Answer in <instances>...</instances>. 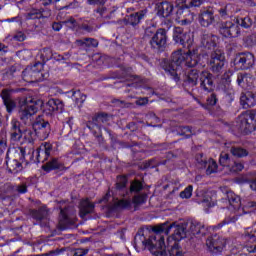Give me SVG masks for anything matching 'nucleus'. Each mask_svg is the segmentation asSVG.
<instances>
[{
	"label": "nucleus",
	"mask_w": 256,
	"mask_h": 256,
	"mask_svg": "<svg viewBox=\"0 0 256 256\" xmlns=\"http://www.w3.org/2000/svg\"><path fill=\"white\" fill-rule=\"evenodd\" d=\"M173 225L169 223H163L158 226H155L152 231L155 233L150 236L148 239L145 238L143 234V229H139L137 234L134 237L135 245H143V247H148L149 251L155 256H164L167 254V244H165V236L171 233Z\"/></svg>",
	"instance_id": "1"
},
{
	"label": "nucleus",
	"mask_w": 256,
	"mask_h": 256,
	"mask_svg": "<svg viewBox=\"0 0 256 256\" xmlns=\"http://www.w3.org/2000/svg\"><path fill=\"white\" fill-rule=\"evenodd\" d=\"M199 63V50L189 49L188 52L182 53L181 50L172 53L171 60L165 59L161 62V67L171 75L176 83H179L181 73V66L184 64L186 67H197Z\"/></svg>",
	"instance_id": "2"
},
{
	"label": "nucleus",
	"mask_w": 256,
	"mask_h": 256,
	"mask_svg": "<svg viewBox=\"0 0 256 256\" xmlns=\"http://www.w3.org/2000/svg\"><path fill=\"white\" fill-rule=\"evenodd\" d=\"M173 225L172 229H174V233L168 237V243L172 241H181V239H185L188 233L192 235H198L199 237H204L207 235V227L205 224L197 221H192L189 224H180L175 226V223L169 224Z\"/></svg>",
	"instance_id": "3"
},
{
	"label": "nucleus",
	"mask_w": 256,
	"mask_h": 256,
	"mask_svg": "<svg viewBox=\"0 0 256 256\" xmlns=\"http://www.w3.org/2000/svg\"><path fill=\"white\" fill-rule=\"evenodd\" d=\"M43 105L42 100H33V98H26L19 109L18 115L20 121L24 125H31L33 123V115L39 111V107Z\"/></svg>",
	"instance_id": "4"
},
{
	"label": "nucleus",
	"mask_w": 256,
	"mask_h": 256,
	"mask_svg": "<svg viewBox=\"0 0 256 256\" xmlns=\"http://www.w3.org/2000/svg\"><path fill=\"white\" fill-rule=\"evenodd\" d=\"M238 129H240L241 133H245L246 135L249 133H253L256 129V112L255 110H247L242 112L238 116Z\"/></svg>",
	"instance_id": "5"
},
{
	"label": "nucleus",
	"mask_w": 256,
	"mask_h": 256,
	"mask_svg": "<svg viewBox=\"0 0 256 256\" xmlns=\"http://www.w3.org/2000/svg\"><path fill=\"white\" fill-rule=\"evenodd\" d=\"M209 67L214 75H221L223 73V68L225 67V52L223 50L215 49L211 52Z\"/></svg>",
	"instance_id": "6"
},
{
	"label": "nucleus",
	"mask_w": 256,
	"mask_h": 256,
	"mask_svg": "<svg viewBox=\"0 0 256 256\" xmlns=\"http://www.w3.org/2000/svg\"><path fill=\"white\" fill-rule=\"evenodd\" d=\"M76 218L73 215V208L64 207L60 208V217L57 225L58 231H65V229H69V227H73L75 225Z\"/></svg>",
	"instance_id": "7"
},
{
	"label": "nucleus",
	"mask_w": 256,
	"mask_h": 256,
	"mask_svg": "<svg viewBox=\"0 0 256 256\" xmlns=\"http://www.w3.org/2000/svg\"><path fill=\"white\" fill-rule=\"evenodd\" d=\"M167 30L165 28L157 29L156 34L149 41L151 49L161 53L167 49Z\"/></svg>",
	"instance_id": "8"
},
{
	"label": "nucleus",
	"mask_w": 256,
	"mask_h": 256,
	"mask_svg": "<svg viewBox=\"0 0 256 256\" xmlns=\"http://www.w3.org/2000/svg\"><path fill=\"white\" fill-rule=\"evenodd\" d=\"M219 33L226 39H237L241 35V28L237 23L232 21L221 22L219 25Z\"/></svg>",
	"instance_id": "9"
},
{
	"label": "nucleus",
	"mask_w": 256,
	"mask_h": 256,
	"mask_svg": "<svg viewBox=\"0 0 256 256\" xmlns=\"http://www.w3.org/2000/svg\"><path fill=\"white\" fill-rule=\"evenodd\" d=\"M234 65L236 69L247 71V69H251L255 65V56L251 52L239 53L234 59Z\"/></svg>",
	"instance_id": "10"
},
{
	"label": "nucleus",
	"mask_w": 256,
	"mask_h": 256,
	"mask_svg": "<svg viewBox=\"0 0 256 256\" xmlns=\"http://www.w3.org/2000/svg\"><path fill=\"white\" fill-rule=\"evenodd\" d=\"M28 215L43 227H47V221H49V217H51V209L46 205H42L36 209H29Z\"/></svg>",
	"instance_id": "11"
},
{
	"label": "nucleus",
	"mask_w": 256,
	"mask_h": 256,
	"mask_svg": "<svg viewBox=\"0 0 256 256\" xmlns=\"http://www.w3.org/2000/svg\"><path fill=\"white\" fill-rule=\"evenodd\" d=\"M225 245H227V242L219 235L208 237L206 240V246L213 255H221L223 249H225Z\"/></svg>",
	"instance_id": "12"
},
{
	"label": "nucleus",
	"mask_w": 256,
	"mask_h": 256,
	"mask_svg": "<svg viewBox=\"0 0 256 256\" xmlns=\"http://www.w3.org/2000/svg\"><path fill=\"white\" fill-rule=\"evenodd\" d=\"M65 104L60 99L52 98L44 105V114L49 117L55 115V113H63Z\"/></svg>",
	"instance_id": "13"
},
{
	"label": "nucleus",
	"mask_w": 256,
	"mask_h": 256,
	"mask_svg": "<svg viewBox=\"0 0 256 256\" xmlns=\"http://www.w3.org/2000/svg\"><path fill=\"white\" fill-rule=\"evenodd\" d=\"M201 80V71L197 69L189 70L184 78L183 87L186 91L189 89H193V87H197V83Z\"/></svg>",
	"instance_id": "14"
},
{
	"label": "nucleus",
	"mask_w": 256,
	"mask_h": 256,
	"mask_svg": "<svg viewBox=\"0 0 256 256\" xmlns=\"http://www.w3.org/2000/svg\"><path fill=\"white\" fill-rule=\"evenodd\" d=\"M38 65L41 64H34L33 66H28L22 72V79L27 83H33L35 81H39L41 79V70L37 68Z\"/></svg>",
	"instance_id": "15"
},
{
	"label": "nucleus",
	"mask_w": 256,
	"mask_h": 256,
	"mask_svg": "<svg viewBox=\"0 0 256 256\" xmlns=\"http://www.w3.org/2000/svg\"><path fill=\"white\" fill-rule=\"evenodd\" d=\"M33 129L39 139H47L51 133V124L46 120H38L33 124Z\"/></svg>",
	"instance_id": "16"
},
{
	"label": "nucleus",
	"mask_w": 256,
	"mask_h": 256,
	"mask_svg": "<svg viewBox=\"0 0 256 256\" xmlns=\"http://www.w3.org/2000/svg\"><path fill=\"white\" fill-rule=\"evenodd\" d=\"M200 87L203 91L211 93L215 89V83L213 82V74L211 72L202 71L200 73Z\"/></svg>",
	"instance_id": "17"
},
{
	"label": "nucleus",
	"mask_w": 256,
	"mask_h": 256,
	"mask_svg": "<svg viewBox=\"0 0 256 256\" xmlns=\"http://www.w3.org/2000/svg\"><path fill=\"white\" fill-rule=\"evenodd\" d=\"M201 45L204 49H215L217 47V41H219V37L217 35L204 31L201 35Z\"/></svg>",
	"instance_id": "18"
},
{
	"label": "nucleus",
	"mask_w": 256,
	"mask_h": 256,
	"mask_svg": "<svg viewBox=\"0 0 256 256\" xmlns=\"http://www.w3.org/2000/svg\"><path fill=\"white\" fill-rule=\"evenodd\" d=\"M201 27H211L215 23V12L211 9L203 10L198 15Z\"/></svg>",
	"instance_id": "19"
},
{
	"label": "nucleus",
	"mask_w": 256,
	"mask_h": 256,
	"mask_svg": "<svg viewBox=\"0 0 256 256\" xmlns=\"http://www.w3.org/2000/svg\"><path fill=\"white\" fill-rule=\"evenodd\" d=\"M173 5L171 4V2H158L155 5V11L158 15V17H169L172 13H173Z\"/></svg>",
	"instance_id": "20"
},
{
	"label": "nucleus",
	"mask_w": 256,
	"mask_h": 256,
	"mask_svg": "<svg viewBox=\"0 0 256 256\" xmlns=\"http://www.w3.org/2000/svg\"><path fill=\"white\" fill-rule=\"evenodd\" d=\"M51 151H53V145L51 143H43L37 149V161L38 162H45L51 157Z\"/></svg>",
	"instance_id": "21"
},
{
	"label": "nucleus",
	"mask_w": 256,
	"mask_h": 256,
	"mask_svg": "<svg viewBox=\"0 0 256 256\" xmlns=\"http://www.w3.org/2000/svg\"><path fill=\"white\" fill-rule=\"evenodd\" d=\"M146 15L147 9L140 10L124 18V23L125 25H132V27H136V25H139V23H141V19H145Z\"/></svg>",
	"instance_id": "22"
},
{
	"label": "nucleus",
	"mask_w": 256,
	"mask_h": 256,
	"mask_svg": "<svg viewBox=\"0 0 256 256\" xmlns=\"http://www.w3.org/2000/svg\"><path fill=\"white\" fill-rule=\"evenodd\" d=\"M109 121V114L107 113H99L98 115L92 118V121L87 122L86 127L93 129V127H97L101 129V125L107 123Z\"/></svg>",
	"instance_id": "23"
},
{
	"label": "nucleus",
	"mask_w": 256,
	"mask_h": 256,
	"mask_svg": "<svg viewBox=\"0 0 256 256\" xmlns=\"http://www.w3.org/2000/svg\"><path fill=\"white\" fill-rule=\"evenodd\" d=\"M240 104L243 107V109H249L251 107H255L256 96L251 91L242 93L240 96Z\"/></svg>",
	"instance_id": "24"
},
{
	"label": "nucleus",
	"mask_w": 256,
	"mask_h": 256,
	"mask_svg": "<svg viewBox=\"0 0 256 256\" xmlns=\"http://www.w3.org/2000/svg\"><path fill=\"white\" fill-rule=\"evenodd\" d=\"M237 83L242 89H251L253 87V76L248 73H238Z\"/></svg>",
	"instance_id": "25"
},
{
	"label": "nucleus",
	"mask_w": 256,
	"mask_h": 256,
	"mask_svg": "<svg viewBox=\"0 0 256 256\" xmlns=\"http://www.w3.org/2000/svg\"><path fill=\"white\" fill-rule=\"evenodd\" d=\"M226 199L229 203L228 209L234 210V211H241V197H239L234 192H227Z\"/></svg>",
	"instance_id": "26"
},
{
	"label": "nucleus",
	"mask_w": 256,
	"mask_h": 256,
	"mask_svg": "<svg viewBox=\"0 0 256 256\" xmlns=\"http://www.w3.org/2000/svg\"><path fill=\"white\" fill-rule=\"evenodd\" d=\"M173 41L185 47L186 43H189V35L183 32V28L175 27L173 30Z\"/></svg>",
	"instance_id": "27"
},
{
	"label": "nucleus",
	"mask_w": 256,
	"mask_h": 256,
	"mask_svg": "<svg viewBox=\"0 0 256 256\" xmlns=\"http://www.w3.org/2000/svg\"><path fill=\"white\" fill-rule=\"evenodd\" d=\"M1 97H2L3 103L6 107L7 113H13V109H15V107H17V103H15L11 99V91H9L7 89L2 90Z\"/></svg>",
	"instance_id": "28"
},
{
	"label": "nucleus",
	"mask_w": 256,
	"mask_h": 256,
	"mask_svg": "<svg viewBox=\"0 0 256 256\" xmlns=\"http://www.w3.org/2000/svg\"><path fill=\"white\" fill-rule=\"evenodd\" d=\"M95 211V204H93L89 199L81 200L80 202V217L85 219L87 215Z\"/></svg>",
	"instance_id": "29"
},
{
	"label": "nucleus",
	"mask_w": 256,
	"mask_h": 256,
	"mask_svg": "<svg viewBox=\"0 0 256 256\" xmlns=\"http://www.w3.org/2000/svg\"><path fill=\"white\" fill-rule=\"evenodd\" d=\"M114 193L120 195V197H125L127 195V177L119 176L117 178Z\"/></svg>",
	"instance_id": "30"
},
{
	"label": "nucleus",
	"mask_w": 256,
	"mask_h": 256,
	"mask_svg": "<svg viewBox=\"0 0 256 256\" xmlns=\"http://www.w3.org/2000/svg\"><path fill=\"white\" fill-rule=\"evenodd\" d=\"M9 150L6 154V165H7V169L10 173H19V171H21V169H23V165L21 164V162H19V160L17 159H11L9 158Z\"/></svg>",
	"instance_id": "31"
},
{
	"label": "nucleus",
	"mask_w": 256,
	"mask_h": 256,
	"mask_svg": "<svg viewBox=\"0 0 256 256\" xmlns=\"http://www.w3.org/2000/svg\"><path fill=\"white\" fill-rule=\"evenodd\" d=\"M76 45L81 47V49H91L99 47V41L95 38H82L76 40Z\"/></svg>",
	"instance_id": "32"
},
{
	"label": "nucleus",
	"mask_w": 256,
	"mask_h": 256,
	"mask_svg": "<svg viewBox=\"0 0 256 256\" xmlns=\"http://www.w3.org/2000/svg\"><path fill=\"white\" fill-rule=\"evenodd\" d=\"M62 167L63 164L59 162V159L57 158H52L44 165H42V169L43 171H46V173H51V171H56V169H61Z\"/></svg>",
	"instance_id": "33"
},
{
	"label": "nucleus",
	"mask_w": 256,
	"mask_h": 256,
	"mask_svg": "<svg viewBox=\"0 0 256 256\" xmlns=\"http://www.w3.org/2000/svg\"><path fill=\"white\" fill-rule=\"evenodd\" d=\"M174 244L171 246V243ZM178 240H170L169 242V237H167V247H171L169 250L170 256H183V251L181 250V247L179 246V243L177 242Z\"/></svg>",
	"instance_id": "34"
},
{
	"label": "nucleus",
	"mask_w": 256,
	"mask_h": 256,
	"mask_svg": "<svg viewBox=\"0 0 256 256\" xmlns=\"http://www.w3.org/2000/svg\"><path fill=\"white\" fill-rule=\"evenodd\" d=\"M234 211L235 212L233 216H228L225 220H223L216 226L217 229H221V227H223L224 225H229V223H237V221H239V218L241 217V215H243V212L237 210Z\"/></svg>",
	"instance_id": "35"
},
{
	"label": "nucleus",
	"mask_w": 256,
	"mask_h": 256,
	"mask_svg": "<svg viewBox=\"0 0 256 256\" xmlns=\"http://www.w3.org/2000/svg\"><path fill=\"white\" fill-rule=\"evenodd\" d=\"M218 13L222 19H229V17L233 15V5L226 4L221 6V8L218 9Z\"/></svg>",
	"instance_id": "36"
},
{
	"label": "nucleus",
	"mask_w": 256,
	"mask_h": 256,
	"mask_svg": "<svg viewBox=\"0 0 256 256\" xmlns=\"http://www.w3.org/2000/svg\"><path fill=\"white\" fill-rule=\"evenodd\" d=\"M235 23L236 25H238V27H242L243 29H249L251 27V25H253V20H251V18L249 16L246 17H237L235 19Z\"/></svg>",
	"instance_id": "37"
},
{
	"label": "nucleus",
	"mask_w": 256,
	"mask_h": 256,
	"mask_svg": "<svg viewBox=\"0 0 256 256\" xmlns=\"http://www.w3.org/2000/svg\"><path fill=\"white\" fill-rule=\"evenodd\" d=\"M72 99L77 105H83L87 99V95L81 93V90H72Z\"/></svg>",
	"instance_id": "38"
},
{
	"label": "nucleus",
	"mask_w": 256,
	"mask_h": 256,
	"mask_svg": "<svg viewBox=\"0 0 256 256\" xmlns=\"http://www.w3.org/2000/svg\"><path fill=\"white\" fill-rule=\"evenodd\" d=\"M71 58V54L65 53L64 55H61L57 52L52 53L50 56L47 57V61L50 59H54V61H57L58 63H65V61H69Z\"/></svg>",
	"instance_id": "39"
},
{
	"label": "nucleus",
	"mask_w": 256,
	"mask_h": 256,
	"mask_svg": "<svg viewBox=\"0 0 256 256\" xmlns=\"http://www.w3.org/2000/svg\"><path fill=\"white\" fill-rule=\"evenodd\" d=\"M195 161L198 169H205L207 167V161H209V158H207V156H205L203 153H198L195 156Z\"/></svg>",
	"instance_id": "40"
},
{
	"label": "nucleus",
	"mask_w": 256,
	"mask_h": 256,
	"mask_svg": "<svg viewBox=\"0 0 256 256\" xmlns=\"http://www.w3.org/2000/svg\"><path fill=\"white\" fill-rule=\"evenodd\" d=\"M176 131L178 135L186 137V139H189L193 135V129L190 126H178Z\"/></svg>",
	"instance_id": "41"
},
{
	"label": "nucleus",
	"mask_w": 256,
	"mask_h": 256,
	"mask_svg": "<svg viewBox=\"0 0 256 256\" xmlns=\"http://www.w3.org/2000/svg\"><path fill=\"white\" fill-rule=\"evenodd\" d=\"M204 169H206V175H213V173H217V162L214 161L213 158H208Z\"/></svg>",
	"instance_id": "42"
},
{
	"label": "nucleus",
	"mask_w": 256,
	"mask_h": 256,
	"mask_svg": "<svg viewBox=\"0 0 256 256\" xmlns=\"http://www.w3.org/2000/svg\"><path fill=\"white\" fill-rule=\"evenodd\" d=\"M230 153L234 157H238V158L247 157V155H249V151H247V149L242 147H232L230 149Z\"/></svg>",
	"instance_id": "43"
},
{
	"label": "nucleus",
	"mask_w": 256,
	"mask_h": 256,
	"mask_svg": "<svg viewBox=\"0 0 256 256\" xmlns=\"http://www.w3.org/2000/svg\"><path fill=\"white\" fill-rule=\"evenodd\" d=\"M217 95L215 93H212L207 99H206V104H203L199 102L201 107L209 110V107H213L214 105H217Z\"/></svg>",
	"instance_id": "44"
},
{
	"label": "nucleus",
	"mask_w": 256,
	"mask_h": 256,
	"mask_svg": "<svg viewBox=\"0 0 256 256\" xmlns=\"http://www.w3.org/2000/svg\"><path fill=\"white\" fill-rule=\"evenodd\" d=\"M118 209H131V199H120L114 203Z\"/></svg>",
	"instance_id": "45"
},
{
	"label": "nucleus",
	"mask_w": 256,
	"mask_h": 256,
	"mask_svg": "<svg viewBox=\"0 0 256 256\" xmlns=\"http://www.w3.org/2000/svg\"><path fill=\"white\" fill-rule=\"evenodd\" d=\"M27 20H35V19H45V16H43V12L40 10H31L30 12L27 13L26 15Z\"/></svg>",
	"instance_id": "46"
},
{
	"label": "nucleus",
	"mask_w": 256,
	"mask_h": 256,
	"mask_svg": "<svg viewBox=\"0 0 256 256\" xmlns=\"http://www.w3.org/2000/svg\"><path fill=\"white\" fill-rule=\"evenodd\" d=\"M186 18L180 20L181 25H191L193 21H195V14L191 13L189 10H184Z\"/></svg>",
	"instance_id": "47"
},
{
	"label": "nucleus",
	"mask_w": 256,
	"mask_h": 256,
	"mask_svg": "<svg viewBox=\"0 0 256 256\" xmlns=\"http://www.w3.org/2000/svg\"><path fill=\"white\" fill-rule=\"evenodd\" d=\"M10 134V140L13 141L14 143H17L19 141H21V139L23 138V130H13L11 132H9Z\"/></svg>",
	"instance_id": "48"
},
{
	"label": "nucleus",
	"mask_w": 256,
	"mask_h": 256,
	"mask_svg": "<svg viewBox=\"0 0 256 256\" xmlns=\"http://www.w3.org/2000/svg\"><path fill=\"white\" fill-rule=\"evenodd\" d=\"M147 201V195L140 194L136 195L132 199V203L135 205V207H139V205H143Z\"/></svg>",
	"instance_id": "49"
},
{
	"label": "nucleus",
	"mask_w": 256,
	"mask_h": 256,
	"mask_svg": "<svg viewBox=\"0 0 256 256\" xmlns=\"http://www.w3.org/2000/svg\"><path fill=\"white\" fill-rule=\"evenodd\" d=\"M143 190V184L139 180H134L130 185L131 193H139V191Z\"/></svg>",
	"instance_id": "50"
},
{
	"label": "nucleus",
	"mask_w": 256,
	"mask_h": 256,
	"mask_svg": "<svg viewBox=\"0 0 256 256\" xmlns=\"http://www.w3.org/2000/svg\"><path fill=\"white\" fill-rule=\"evenodd\" d=\"M253 209H256V202L255 201H250L245 204L243 208H240V211L245 215V213H251Z\"/></svg>",
	"instance_id": "51"
},
{
	"label": "nucleus",
	"mask_w": 256,
	"mask_h": 256,
	"mask_svg": "<svg viewBox=\"0 0 256 256\" xmlns=\"http://www.w3.org/2000/svg\"><path fill=\"white\" fill-rule=\"evenodd\" d=\"M21 130V122L17 118H12L9 125V132Z\"/></svg>",
	"instance_id": "52"
},
{
	"label": "nucleus",
	"mask_w": 256,
	"mask_h": 256,
	"mask_svg": "<svg viewBox=\"0 0 256 256\" xmlns=\"http://www.w3.org/2000/svg\"><path fill=\"white\" fill-rule=\"evenodd\" d=\"M155 35H157V28L155 25L149 26L145 29L144 37L151 39L152 37H155Z\"/></svg>",
	"instance_id": "53"
},
{
	"label": "nucleus",
	"mask_w": 256,
	"mask_h": 256,
	"mask_svg": "<svg viewBox=\"0 0 256 256\" xmlns=\"http://www.w3.org/2000/svg\"><path fill=\"white\" fill-rule=\"evenodd\" d=\"M193 195V186L189 185L182 192H180L181 199H191Z\"/></svg>",
	"instance_id": "54"
},
{
	"label": "nucleus",
	"mask_w": 256,
	"mask_h": 256,
	"mask_svg": "<svg viewBox=\"0 0 256 256\" xmlns=\"http://www.w3.org/2000/svg\"><path fill=\"white\" fill-rule=\"evenodd\" d=\"M229 163H230L229 155L227 153H225V152H222L220 154L219 164L222 167H229Z\"/></svg>",
	"instance_id": "55"
},
{
	"label": "nucleus",
	"mask_w": 256,
	"mask_h": 256,
	"mask_svg": "<svg viewBox=\"0 0 256 256\" xmlns=\"http://www.w3.org/2000/svg\"><path fill=\"white\" fill-rule=\"evenodd\" d=\"M63 23L67 25V27H69L70 29H76V30L79 29V23H77V20H75V18L73 17H70Z\"/></svg>",
	"instance_id": "56"
},
{
	"label": "nucleus",
	"mask_w": 256,
	"mask_h": 256,
	"mask_svg": "<svg viewBox=\"0 0 256 256\" xmlns=\"http://www.w3.org/2000/svg\"><path fill=\"white\" fill-rule=\"evenodd\" d=\"M205 0H187L186 5L187 7H201L204 5Z\"/></svg>",
	"instance_id": "57"
},
{
	"label": "nucleus",
	"mask_w": 256,
	"mask_h": 256,
	"mask_svg": "<svg viewBox=\"0 0 256 256\" xmlns=\"http://www.w3.org/2000/svg\"><path fill=\"white\" fill-rule=\"evenodd\" d=\"M133 71V68H123L121 77L123 79H127V77H130V79H136L137 76L131 75V72Z\"/></svg>",
	"instance_id": "58"
},
{
	"label": "nucleus",
	"mask_w": 256,
	"mask_h": 256,
	"mask_svg": "<svg viewBox=\"0 0 256 256\" xmlns=\"http://www.w3.org/2000/svg\"><path fill=\"white\" fill-rule=\"evenodd\" d=\"M78 29L84 31V33H93V26H90L89 24L82 23L78 26Z\"/></svg>",
	"instance_id": "59"
},
{
	"label": "nucleus",
	"mask_w": 256,
	"mask_h": 256,
	"mask_svg": "<svg viewBox=\"0 0 256 256\" xmlns=\"http://www.w3.org/2000/svg\"><path fill=\"white\" fill-rule=\"evenodd\" d=\"M243 237L245 239H248V241H251L252 243L256 241V236L255 234H253L252 232H249V230H246L244 233H243Z\"/></svg>",
	"instance_id": "60"
},
{
	"label": "nucleus",
	"mask_w": 256,
	"mask_h": 256,
	"mask_svg": "<svg viewBox=\"0 0 256 256\" xmlns=\"http://www.w3.org/2000/svg\"><path fill=\"white\" fill-rule=\"evenodd\" d=\"M231 77H233V72H225L222 76V81H225L226 85H229L231 83Z\"/></svg>",
	"instance_id": "61"
},
{
	"label": "nucleus",
	"mask_w": 256,
	"mask_h": 256,
	"mask_svg": "<svg viewBox=\"0 0 256 256\" xmlns=\"http://www.w3.org/2000/svg\"><path fill=\"white\" fill-rule=\"evenodd\" d=\"M89 253V249L77 248L74 250L73 256H85Z\"/></svg>",
	"instance_id": "62"
},
{
	"label": "nucleus",
	"mask_w": 256,
	"mask_h": 256,
	"mask_svg": "<svg viewBox=\"0 0 256 256\" xmlns=\"http://www.w3.org/2000/svg\"><path fill=\"white\" fill-rule=\"evenodd\" d=\"M88 5H98L99 7H104L107 0H87Z\"/></svg>",
	"instance_id": "63"
},
{
	"label": "nucleus",
	"mask_w": 256,
	"mask_h": 256,
	"mask_svg": "<svg viewBox=\"0 0 256 256\" xmlns=\"http://www.w3.org/2000/svg\"><path fill=\"white\" fill-rule=\"evenodd\" d=\"M245 166H243V164L241 162H234V165L232 166V171H234L235 173L239 172V171H243Z\"/></svg>",
	"instance_id": "64"
}]
</instances>
